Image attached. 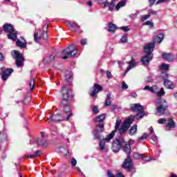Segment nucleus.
Returning a JSON list of instances; mask_svg holds the SVG:
<instances>
[{"label":"nucleus","mask_w":177,"mask_h":177,"mask_svg":"<svg viewBox=\"0 0 177 177\" xmlns=\"http://www.w3.org/2000/svg\"><path fill=\"white\" fill-rule=\"evenodd\" d=\"M106 77H107V78H111V72L107 71H106Z\"/></svg>","instance_id":"60"},{"label":"nucleus","mask_w":177,"mask_h":177,"mask_svg":"<svg viewBox=\"0 0 177 177\" xmlns=\"http://www.w3.org/2000/svg\"><path fill=\"white\" fill-rule=\"evenodd\" d=\"M120 41L123 43L128 42V35H124L120 39Z\"/></svg>","instance_id":"43"},{"label":"nucleus","mask_w":177,"mask_h":177,"mask_svg":"<svg viewBox=\"0 0 177 177\" xmlns=\"http://www.w3.org/2000/svg\"><path fill=\"white\" fill-rule=\"evenodd\" d=\"M172 128H175V121L172 119H169V123L166 124V129L169 131L172 129Z\"/></svg>","instance_id":"26"},{"label":"nucleus","mask_w":177,"mask_h":177,"mask_svg":"<svg viewBox=\"0 0 177 177\" xmlns=\"http://www.w3.org/2000/svg\"><path fill=\"white\" fill-rule=\"evenodd\" d=\"M154 48H156V44L154 43H147L144 47V52L146 55H151V53H153V51L154 50Z\"/></svg>","instance_id":"11"},{"label":"nucleus","mask_w":177,"mask_h":177,"mask_svg":"<svg viewBox=\"0 0 177 177\" xmlns=\"http://www.w3.org/2000/svg\"><path fill=\"white\" fill-rule=\"evenodd\" d=\"M162 39H164V34L160 33L156 39V42H158L160 44V42H162Z\"/></svg>","instance_id":"37"},{"label":"nucleus","mask_w":177,"mask_h":177,"mask_svg":"<svg viewBox=\"0 0 177 177\" xmlns=\"http://www.w3.org/2000/svg\"><path fill=\"white\" fill-rule=\"evenodd\" d=\"M133 143H135L133 140H130L128 144L125 142L124 138L119 137L112 143V150L114 153H118L121 147H122L123 151L126 154H129L131 153V145H133Z\"/></svg>","instance_id":"1"},{"label":"nucleus","mask_w":177,"mask_h":177,"mask_svg":"<svg viewBox=\"0 0 177 177\" xmlns=\"http://www.w3.org/2000/svg\"><path fill=\"white\" fill-rule=\"evenodd\" d=\"M71 90H67L66 94H63L62 100V106L64 107V111H67V113H70V99H71Z\"/></svg>","instance_id":"4"},{"label":"nucleus","mask_w":177,"mask_h":177,"mask_svg":"<svg viewBox=\"0 0 177 177\" xmlns=\"http://www.w3.org/2000/svg\"><path fill=\"white\" fill-rule=\"evenodd\" d=\"M57 151L58 153H62V154H64V156H67L68 153V150L67 149L66 147H61L58 148Z\"/></svg>","instance_id":"31"},{"label":"nucleus","mask_w":177,"mask_h":177,"mask_svg":"<svg viewBox=\"0 0 177 177\" xmlns=\"http://www.w3.org/2000/svg\"><path fill=\"white\" fill-rule=\"evenodd\" d=\"M73 115V112L71 111V109H70L69 112L64 111L63 114L62 115V117L63 119V121H68L70 120V117Z\"/></svg>","instance_id":"24"},{"label":"nucleus","mask_w":177,"mask_h":177,"mask_svg":"<svg viewBox=\"0 0 177 177\" xmlns=\"http://www.w3.org/2000/svg\"><path fill=\"white\" fill-rule=\"evenodd\" d=\"M151 90V92L152 93H156V96H158V97H161V96H164L165 95L164 88H160V91H158V87L157 86H153Z\"/></svg>","instance_id":"12"},{"label":"nucleus","mask_w":177,"mask_h":177,"mask_svg":"<svg viewBox=\"0 0 177 177\" xmlns=\"http://www.w3.org/2000/svg\"><path fill=\"white\" fill-rule=\"evenodd\" d=\"M102 89L103 88L102 87V86L99 84H94L93 91L90 93V95L91 96V97H94L95 95L99 93V92H100V91H102Z\"/></svg>","instance_id":"17"},{"label":"nucleus","mask_w":177,"mask_h":177,"mask_svg":"<svg viewBox=\"0 0 177 177\" xmlns=\"http://www.w3.org/2000/svg\"><path fill=\"white\" fill-rule=\"evenodd\" d=\"M75 55H77V48L72 44L62 51V59L65 60L68 57H74Z\"/></svg>","instance_id":"7"},{"label":"nucleus","mask_w":177,"mask_h":177,"mask_svg":"<svg viewBox=\"0 0 177 177\" xmlns=\"http://www.w3.org/2000/svg\"><path fill=\"white\" fill-rule=\"evenodd\" d=\"M156 106V113L158 115H163L168 109V102L165 100L159 97L154 101Z\"/></svg>","instance_id":"3"},{"label":"nucleus","mask_w":177,"mask_h":177,"mask_svg":"<svg viewBox=\"0 0 177 177\" xmlns=\"http://www.w3.org/2000/svg\"><path fill=\"white\" fill-rule=\"evenodd\" d=\"M1 71H2L1 78L3 81H6V80H8V78L12 74V73H13V69L12 68L6 69L5 68H1Z\"/></svg>","instance_id":"13"},{"label":"nucleus","mask_w":177,"mask_h":177,"mask_svg":"<svg viewBox=\"0 0 177 177\" xmlns=\"http://www.w3.org/2000/svg\"><path fill=\"white\" fill-rule=\"evenodd\" d=\"M136 131H138V126L135 124L130 129V135H135Z\"/></svg>","instance_id":"38"},{"label":"nucleus","mask_w":177,"mask_h":177,"mask_svg":"<svg viewBox=\"0 0 177 177\" xmlns=\"http://www.w3.org/2000/svg\"><path fill=\"white\" fill-rule=\"evenodd\" d=\"M41 38H42V32L41 31V29H37L34 34L35 42H39Z\"/></svg>","instance_id":"18"},{"label":"nucleus","mask_w":177,"mask_h":177,"mask_svg":"<svg viewBox=\"0 0 177 177\" xmlns=\"http://www.w3.org/2000/svg\"><path fill=\"white\" fill-rule=\"evenodd\" d=\"M72 167H75V165H77V160L73 158L71 161Z\"/></svg>","instance_id":"53"},{"label":"nucleus","mask_w":177,"mask_h":177,"mask_svg":"<svg viewBox=\"0 0 177 177\" xmlns=\"http://www.w3.org/2000/svg\"><path fill=\"white\" fill-rule=\"evenodd\" d=\"M106 119V114H102L95 118V122H103Z\"/></svg>","instance_id":"33"},{"label":"nucleus","mask_w":177,"mask_h":177,"mask_svg":"<svg viewBox=\"0 0 177 177\" xmlns=\"http://www.w3.org/2000/svg\"><path fill=\"white\" fill-rule=\"evenodd\" d=\"M129 64V67L124 71V74H127L129 70H132V68H135L136 67V62L134 59H131L130 62H127Z\"/></svg>","instance_id":"23"},{"label":"nucleus","mask_w":177,"mask_h":177,"mask_svg":"<svg viewBox=\"0 0 177 177\" xmlns=\"http://www.w3.org/2000/svg\"><path fill=\"white\" fill-rule=\"evenodd\" d=\"M48 27H49V25L48 24L44 25V26L43 27L44 32H45L46 31L48 32Z\"/></svg>","instance_id":"56"},{"label":"nucleus","mask_w":177,"mask_h":177,"mask_svg":"<svg viewBox=\"0 0 177 177\" xmlns=\"http://www.w3.org/2000/svg\"><path fill=\"white\" fill-rule=\"evenodd\" d=\"M148 136L149 135L145 133L138 139V141L142 142V140H145V139H146V138H147Z\"/></svg>","instance_id":"46"},{"label":"nucleus","mask_w":177,"mask_h":177,"mask_svg":"<svg viewBox=\"0 0 177 177\" xmlns=\"http://www.w3.org/2000/svg\"><path fill=\"white\" fill-rule=\"evenodd\" d=\"M99 3L100 5H104V8L106 6V4H107V0H98Z\"/></svg>","instance_id":"50"},{"label":"nucleus","mask_w":177,"mask_h":177,"mask_svg":"<svg viewBox=\"0 0 177 177\" xmlns=\"http://www.w3.org/2000/svg\"><path fill=\"white\" fill-rule=\"evenodd\" d=\"M142 160H144V161H150V158L144 155V157L142 158Z\"/></svg>","instance_id":"57"},{"label":"nucleus","mask_w":177,"mask_h":177,"mask_svg":"<svg viewBox=\"0 0 177 177\" xmlns=\"http://www.w3.org/2000/svg\"><path fill=\"white\" fill-rule=\"evenodd\" d=\"M115 3H117V0H111V2L108 1L106 4H105L104 8H108V10L111 12H113L114 9L120 10V8L125 6V0L120 1L116 6Z\"/></svg>","instance_id":"5"},{"label":"nucleus","mask_w":177,"mask_h":177,"mask_svg":"<svg viewBox=\"0 0 177 177\" xmlns=\"http://www.w3.org/2000/svg\"><path fill=\"white\" fill-rule=\"evenodd\" d=\"M107 175L109 177H124V175L121 173H118L115 176H114L110 170L107 171Z\"/></svg>","instance_id":"36"},{"label":"nucleus","mask_w":177,"mask_h":177,"mask_svg":"<svg viewBox=\"0 0 177 177\" xmlns=\"http://www.w3.org/2000/svg\"><path fill=\"white\" fill-rule=\"evenodd\" d=\"M163 59H165L168 62H174V55L170 53H164L162 54Z\"/></svg>","instance_id":"27"},{"label":"nucleus","mask_w":177,"mask_h":177,"mask_svg":"<svg viewBox=\"0 0 177 177\" xmlns=\"http://www.w3.org/2000/svg\"><path fill=\"white\" fill-rule=\"evenodd\" d=\"M151 59H153V56L147 54L145 56L142 57L141 62L144 66H147V64L150 63Z\"/></svg>","instance_id":"21"},{"label":"nucleus","mask_w":177,"mask_h":177,"mask_svg":"<svg viewBox=\"0 0 177 177\" xmlns=\"http://www.w3.org/2000/svg\"><path fill=\"white\" fill-rule=\"evenodd\" d=\"M48 120H50L49 122H50L51 121H54L55 122H60V121H63L64 118L62 117V115L60 114H55L50 115V117L48 118Z\"/></svg>","instance_id":"15"},{"label":"nucleus","mask_w":177,"mask_h":177,"mask_svg":"<svg viewBox=\"0 0 177 177\" xmlns=\"http://www.w3.org/2000/svg\"><path fill=\"white\" fill-rule=\"evenodd\" d=\"M121 122H122V120L120 119H118L116 120L115 129V131H118L120 132V133H125V132H127V131H128V128H129V127H131V124H132V122H133V118L132 117V118H129L127 119L124 122V123L122 124V126H121Z\"/></svg>","instance_id":"2"},{"label":"nucleus","mask_w":177,"mask_h":177,"mask_svg":"<svg viewBox=\"0 0 177 177\" xmlns=\"http://www.w3.org/2000/svg\"><path fill=\"white\" fill-rule=\"evenodd\" d=\"M80 44H81V45H82V46L86 45V39H82L80 41Z\"/></svg>","instance_id":"55"},{"label":"nucleus","mask_w":177,"mask_h":177,"mask_svg":"<svg viewBox=\"0 0 177 177\" xmlns=\"http://www.w3.org/2000/svg\"><path fill=\"white\" fill-rule=\"evenodd\" d=\"M131 97H138V94H136V93H133L131 94Z\"/></svg>","instance_id":"63"},{"label":"nucleus","mask_w":177,"mask_h":177,"mask_svg":"<svg viewBox=\"0 0 177 177\" xmlns=\"http://www.w3.org/2000/svg\"><path fill=\"white\" fill-rule=\"evenodd\" d=\"M109 28L108 29L109 32H111L112 34H114V32H115V30H117V26L110 22L109 24Z\"/></svg>","instance_id":"29"},{"label":"nucleus","mask_w":177,"mask_h":177,"mask_svg":"<svg viewBox=\"0 0 177 177\" xmlns=\"http://www.w3.org/2000/svg\"><path fill=\"white\" fill-rule=\"evenodd\" d=\"M93 114H97L99 113V108L97 106H94L93 107Z\"/></svg>","instance_id":"47"},{"label":"nucleus","mask_w":177,"mask_h":177,"mask_svg":"<svg viewBox=\"0 0 177 177\" xmlns=\"http://www.w3.org/2000/svg\"><path fill=\"white\" fill-rule=\"evenodd\" d=\"M148 15H149V16H151V15H157V12L153 10H149L148 11Z\"/></svg>","instance_id":"52"},{"label":"nucleus","mask_w":177,"mask_h":177,"mask_svg":"<svg viewBox=\"0 0 177 177\" xmlns=\"http://www.w3.org/2000/svg\"><path fill=\"white\" fill-rule=\"evenodd\" d=\"M29 86H30V91H34V88H35V79L32 78V79L29 81Z\"/></svg>","instance_id":"35"},{"label":"nucleus","mask_w":177,"mask_h":177,"mask_svg":"<svg viewBox=\"0 0 177 177\" xmlns=\"http://www.w3.org/2000/svg\"><path fill=\"white\" fill-rule=\"evenodd\" d=\"M104 105L105 106V107L111 106V93H108L106 95V98L105 100Z\"/></svg>","instance_id":"28"},{"label":"nucleus","mask_w":177,"mask_h":177,"mask_svg":"<svg viewBox=\"0 0 177 177\" xmlns=\"http://www.w3.org/2000/svg\"><path fill=\"white\" fill-rule=\"evenodd\" d=\"M104 131V125L100 124L96 126V129L93 131V135L94 136V139H97V140H100V133L99 132H103Z\"/></svg>","instance_id":"10"},{"label":"nucleus","mask_w":177,"mask_h":177,"mask_svg":"<svg viewBox=\"0 0 177 177\" xmlns=\"http://www.w3.org/2000/svg\"><path fill=\"white\" fill-rule=\"evenodd\" d=\"M161 78H163V80H167L168 78V73H167V71H162L160 74Z\"/></svg>","instance_id":"42"},{"label":"nucleus","mask_w":177,"mask_h":177,"mask_svg":"<svg viewBox=\"0 0 177 177\" xmlns=\"http://www.w3.org/2000/svg\"><path fill=\"white\" fill-rule=\"evenodd\" d=\"M144 91H149V92H151V87H150L149 86H146L144 88Z\"/></svg>","instance_id":"58"},{"label":"nucleus","mask_w":177,"mask_h":177,"mask_svg":"<svg viewBox=\"0 0 177 177\" xmlns=\"http://www.w3.org/2000/svg\"><path fill=\"white\" fill-rule=\"evenodd\" d=\"M131 109L132 111H143V106L140 105V104H133L131 105Z\"/></svg>","instance_id":"22"},{"label":"nucleus","mask_w":177,"mask_h":177,"mask_svg":"<svg viewBox=\"0 0 177 177\" xmlns=\"http://www.w3.org/2000/svg\"><path fill=\"white\" fill-rule=\"evenodd\" d=\"M3 30L6 32H8V39H12V41H16L17 39V32L13 28V26L10 24H6L3 26Z\"/></svg>","instance_id":"6"},{"label":"nucleus","mask_w":177,"mask_h":177,"mask_svg":"<svg viewBox=\"0 0 177 177\" xmlns=\"http://www.w3.org/2000/svg\"><path fill=\"white\" fill-rule=\"evenodd\" d=\"M122 89H128V84H125V82H122Z\"/></svg>","instance_id":"51"},{"label":"nucleus","mask_w":177,"mask_h":177,"mask_svg":"<svg viewBox=\"0 0 177 177\" xmlns=\"http://www.w3.org/2000/svg\"><path fill=\"white\" fill-rule=\"evenodd\" d=\"M158 124H165L167 122V120H165V118H160L158 120Z\"/></svg>","instance_id":"49"},{"label":"nucleus","mask_w":177,"mask_h":177,"mask_svg":"<svg viewBox=\"0 0 177 177\" xmlns=\"http://www.w3.org/2000/svg\"><path fill=\"white\" fill-rule=\"evenodd\" d=\"M39 156H41V153L39 151H37L35 154L28 155L26 157L27 158H34L35 157H39Z\"/></svg>","instance_id":"39"},{"label":"nucleus","mask_w":177,"mask_h":177,"mask_svg":"<svg viewBox=\"0 0 177 177\" xmlns=\"http://www.w3.org/2000/svg\"><path fill=\"white\" fill-rule=\"evenodd\" d=\"M68 26L70 30L73 31L74 32H77V31H80V30H81V26L76 23L68 24Z\"/></svg>","instance_id":"19"},{"label":"nucleus","mask_w":177,"mask_h":177,"mask_svg":"<svg viewBox=\"0 0 177 177\" xmlns=\"http://www.w3.org/2000/svg\"><path fill=\"white\" fill-rule=\"evenodd\" d=\"M164 86L167 89H174L175 88L174 84L169 80H165Z\"/></svg>","instance_id":"25"},{"label":"nucleus","mask_w":177,"mask_h":177,"mask_svg":"<svg viewBox=\"0 0 177 177\" xmlns=\"http://www.w3.org/2000/svg\"><path fill=\"white\" fill-rule=\"evenodd\" d=\"M122 167L125 168V169H131L132 168V160H131L129 154H127V158L124 160Z\"/></svg>","instance_id":"16"},{"label":"nucleus","mask_w":177,"mask_h":177,"mask_svg":"<svg viewBox=\"0 0 177 177\" xmlns=\"http://www.w3.org/2000/svg\"><path fill=\"white\" fill-rule=\"evenodd\" d=\"M55 60V56L53 55H50L49 57H47L44 59V63H46L47 64H49V63H52Z\"/></svg>","instance_id":"34"},{"label":"nucleus","mask_w":177,"mask_h":177,"mask_svg":"<svg viewBox=\"0 0 177 177\" xmlns=\"http://www.w3.org/2000/svg\"><path fill=\"white\" fill-rule=\"evenodd\" d=\"M147 19H150V15H146L141 17L140 20L141 21H145V20H147Z\"/></svg>","instance_id":"44"},{"label":"nucleus","mask_w":177,"mask_h":177,"mask_svg":"<svg viewBox=\"0 0 177 177\" xmlns=\"http://www.w3.org/2000/svg\"><path fill=\"white\" fill-rule=\"evenodd\" d=\"M114 135H115V131H112L110 134H109L106 138L100 141V149L101 151H109V147L106 145V142H110L113 138H114Z\"/></svg>","instance_id":"9"},{"label":"nucleus","mask_w":177,"mask_h":177,"mask_svg":"<svg viewBox=\"0 0 177 177\" xmlns=\"http://www.w3.org/2000/svg\"><path fill=\"white\" fill-rule=\"evenodd\" d=\"M43 38L44 39H46V38H48V32H46V30L44 32Z\"/></svg>","instance_id":"59"},{"label":"nucleus","mask_w":177,"mask_h":177,"mask_svg":"<svg viewBox=\"0 0 177 177\" xmlns=\"http://www.w3.org/2000/svg\"><path fill=\"white\" fill-rule=\"evenodd\" d=\"M143 26H149L150 27L153 28V24L151 21H147L143 24Z\"/></svg>","instance_id":"48"},{"label":"nucleus","mask_w":177,"mask_h":177,"mask_svg":"<svg viewBox=\"0 0 177 177\" xmlns=\"http://www.w3.org/2000/svg\"><path fill=\"white\" fill-rule=\"evenodd\" d=\"M17 46L24 49V48H27V41H26V39H24V38L21 37V39H18L17 41Z\"/></svg>","instance_id":"20"},{"label":"nucleus","mask_w":177,"mask_h":177,"mask_svg":"<svg viewBox=\"0 0 177 177\" xmlns=\"http://www.w3.org/2000/svg\"><path fill=\"white\" fill-rule=\"evenodd\" d=\"M129 17H131V19H135V17H136V14H131L129 15Z\"/></svg>","instance_id":"62"},{"label":"nucleus","mask_w":177,"mask_h":177,"mask_svg":"<svg viewBox=\"0 0 177 177\" xmlns=\"http://www.w3.org/2000/svg\"><path fill=\"white\" fill-rule=\"evenodd\" d=\"M160 71H161V73H162V71H169V65L167 64H162L160 66Z\"/></svg>","instance_id":"32"},{"label":"nucleus","mask_w":177,"mask_h":177,"mask_svg":"<svg viewBox=\"0 0 177 177\" xmlns=\"http://www.w3.org/2000/svg\"><path fill=\"white\" fill-rule=\"evenodd\" d=\"M73 77V73L71 71H66V80L67 81H70L71 77Z\"/></svg>","instance_id":"41"},{"label":"nucleus","mask_w":177,"mask_h":177,"mask_svg":"<svg viewBox=\"0 0 177 177\" xmlns=\"http://www.w3.org/2000/svg\"><path fill=\"white\" fill-rule=\"evenodd\" d=\"M87 5H88V6H92V5H93V3H92V1H88Z\"/></svg>","instance_id":"64"},{"label":"nucleus","mask_w":177,"mask_h":177,"mask_svg":"<svg viewBox=\"0 0 177 177\" xmlns=\"http://www.w3.org/2000/svg\"><path fill=\"white\" fill-rule=\"evenodd\" d=\"M143 157H144V154H140L138 152L133 154V158H136V160H140L143 158Z\"/></svg>","instance_id":"40"},{"label":"nucleus","mask_w":177,"mask_h":177,"mask_svg":"<svg viewBox=\"0 0 177 177\" xmlns=\"http://www.w3.org/2000/svg\"><path fill=\"white\" fill-rule=\"evenodd\" d=\"M115 109H117V105L113 104V105L111 106V110H112V111H114V110H115Z\"/></svg>","instance_id":"61"},{"label":"nucleus","mask_w":177,"mask_h":177,"mask_svg":"<svg viewBox=\"0 0 177 177\" xmlns=\"http://www.w3.org/2000/svg\"><path fill=\"white\" fill-rule=\"evenodd\" d=\"M149 136H151V139L153 140V142H155V143H157L158 142L157 136L154 134V130L153 129H151L149 130Z\"/></svg>","instance_id":"30"},{"label":"nucleus","mask_w":177,"mask_h":177,"mask_svg":"<svg viewBox=\"0 0 177 177\" xmlns=\"http://www.w3.org/2000/svg\"><path fill=\"white\" fill-rule=\"evenodd\" d=\"M11 55L13 59H15V64L18 67H23L24 66V57L23 54L20 53L18 50H12Z\"/></svg>","instance_id":"8"},{"label":"nucleus","mask_w":177,"mask_h":177,"mask_svg":"<svg viewBox=\"0 0 177 177\" xmlns=\"http://www.w3.org/2000/svg\"><path fill=\"white\" fill-rule=\"evenodd\" d=\"M40 134L42 139L37 140V145H39V146H44V147H46V146H48V141L44 139L45 138V133L44 131H41Z\"/></svg>","instance_id":"14"},{"label":"nucleus","mask_w":177,"mask_h":177,"mask_svg":"<svg viewBox=\"0 0 177 177\" xmlns=\"http://www.w3.org/2000/svg\"><path fill=\"white\" fill-rule=\"evenodd\" d=\"M137 117L139 118H143L145 117V112L142 111H139L138 113L137 114Z\"/></svg>","instance_id":"45"},{"label":"nucleus","mask_w":177,"mask_h":177,"mask_svg":"<svg viewBox=\"0 0 177 177\" xmlns=\"http://www.w3.org/2000/svg\"><path fill=\"white\" fill-rule=\"evenodd\" d=\"M121 30H122V31H124L125 32L129 31V28H128V26H122L121 27Z\"/></svg>","instance_id":"54"}]
</instances>
